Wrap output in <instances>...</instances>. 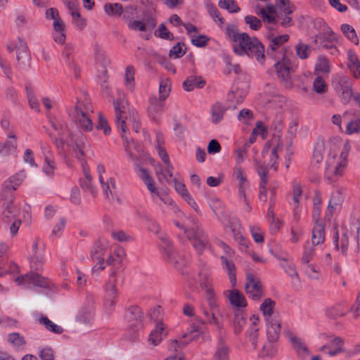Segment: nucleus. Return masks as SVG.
Returning a JSON list of instances; mask_svg holds the SVG:
<instances>
[{
  "mask_svg": "<svg viewBox=\"0 0 360 360\" xmlns=\"http://www.w3.org/2000/svg\"><path fill=\"white\" fill-rule=\"evenodd\" d=\"M328 86L321 76H317L313 82V90L319 94H325L327 91Z\"/></svg>",
  "mask_w": 360,
  "mask_h": 360,
  "instance_id": "62",
  "label": "nucleus"
},
{
  "mask_svg": "<svg viewBox=\"0 0 360 360\" xmlns=\"http://www.w3.org/2000/svg\"><path fill=\"white\" fill-rule=\"evenodd\" d=\"M126 257V253L123 248H117L112 253L109 255L105 263L107 265L117 266L120 265Z\"/></svg>",
  "mask_w": 360,
  "mask_h": 360,
  "instance_id": "41",
  "label": "nucleus"
},
{
  "mask_svg": "<svg viewBox=\"0 0 360 360\" xmlns=\"http://www.w3.org/2000/svg\"><path fill=\"white\" fill-rule=\"evenodd\" d=\"M25 176V173L20 172L7 179L4 182L0 193V198H15L13 192L22 184Z\"/></svg>",
  "mask_w": 360,
  "mask_h": 360,
  "instance_id": "11",
  "label": "nucleus"
},
{
  "mask_svg": "<svg viewBox=\"0 0 360 360\" xmlns=\"http://www.w3.org/2000/svg\"><path fill=\"white\" fill-rule=\"evenodd\" d=\"M205 84V81L203 80L200 77L195 75L189 76L183 83V87L185 91H191L194 89L195 87L201 89Z\"/></svg>",
  "mask_w": 360,
  "mask_h": 360,
  "instance_id": "43",
  "label": "nucleus"
},
{
  "mask_svg": "<svg viewBox=\"0 0 360 360\" xmlns=\"http://www.w3.org/2000/svg\"><path fill=\"white\" fill-rule=\"evenodd\" d=\"M116 284V271L115 270H112L110 274L109 279L105 284L104 294L105 305L110 308V310H112L115 305L116 298L118 295Z\"/></svg>",
  "mask_w": 360,
  "mask_h": 360,
  "instance_id": "12",
  "label": "nucleus"
},
{
  "mask_svg": "<svg viewBox=\"0 0 360 360\" xmlns=\"http://www.w3.org/2000/svg\"><path fill=\"white\" fill-rule=\"evenodd\" d=\"M8 341L16 348L21 347L26 343L25 338L18 333H10L8 336Z\"/></svg>",
  "mask_w": 360,
  "mask_h": 360,
  "instance_id": "61",
  "label": "nucleus"
},
{
  "mask_svg": "<svg viewBox=\"0 0 360 360\" xmlns=\"http://www.w3.org/2000/svg\"><path fill=\"white\" fill-rule=\"evenodd\" d=\"M345 193L342 188L334 191L331 195L328 207V214L332 215L333 210L340 206L344 201Z\"/></svg>",
  "mask_w": 360,
  "mask_h": 360,
  "instance_id": "38",
  "label": "nucleus"
},
{
  "mask_svg": "<svg viewBox=\"0 0 360 360\" xmlns=\"http://www.w3.org/2000/svg\"><path fill=\"white\" fill-rule=\"evenodd\" d=\"M30 268L32 271L39 270L42 266L41 252L38 248V242L34 241L32 245V255L30 258Z\"/></svg>",
  "mask_w": 360,
  "mask_h": 360,
  "instance_id": "35",
  "label": "nucleus"
},
{
  "mask_svg": "<svg viewBox=\"0 0 360 360\" xmlns=\"http://www.w3.org/2000/svg\"><path fill=\"white\" fill-rule=\"evenodd\" d=\"M122 14L123 20L128 25L129 27L132 30L135 29V8L133 6H127L123 8Z\"/></svg>",
  "mask_w": 360,
  "mask_h": 360,
  "instance_id": "50",
  "label": "nucleus"
},
{
  "mask_svg": "<svg viewBox=\"0 0 360 360\" xmlns=\"http://www.w3.org/2000/svg\"><path fill=\"white\" fill-rule=\"evenodd\" d=\"M290 56V53L284 50L276 52L274 56L277 61L275 64L277 75L287 87L292 86Z\"/></svg>",
  "mask_w": 360,
  "mask_h": 360,
  "instance_id": "7",
  "label": "nucleus"
},
{
  "mask_svg": "<svg viewBox=\"0 0 360 360\" xmlns=\"http://www.w3.org/2000/svg\"><path fill=\"white\" fill-rule=\"evenodd\" d=\"M223 294L232 307L240 309L247 306L245 296L237 289L226 290Z\"/></svg>",
  "mask_w": 360,
  "mask_h": 360,
  "instance_id": "24",
  "label": "nucleus"
},
{
  "mask_svg": "<svg viewBox=\"0 0 360 360\" xmlns=\"http://www.w3.org/2000/svg\"><path fill=\"white\" fill-rule=\"evenodd\" d=\"M111 237L120 243H125L131 241L133 240V235L125 232L123 230H114L111 232Z\"/></svg>",
  "mask_w": 360,
  "mask_h": 360,
  "instance_id": "59",
  "label": "nucleus"
},
{
  "mask_svg": "<svg viewBox=\"0 0 360 360\" xmlns=\"http://www.w3.org/2000/svg\"><path fill=\"white\" fill-rule=\"evenodd\" d=\"M0 205L2 209V219L6 223H11L10 233L14 236L21 224V220L18 218L20 209L14 203V198H0Z\"/></svg>",
  "mask_w": 360,
  "mask_h": 360,
  "instance_id": "5",
  "label": "nucleus"
},
{
  "mask_svg": "<svg viewBox=\"0 0 360 360\" xmlns=\"http://www.w3.org/2000/svg\"><path fill=\"white\" fill-rule=\"evenodd\" d=\"M41 150L44 156V164L42 166V172L48 176H53L54 171L56 168V164L54 160V156L50 150L49 147L45 145H41Z\"/></svg>",
  "mask_w": 360,
  "mask_h": 360,
  "instance_id": "17",
  "label": "nucleus"
},
{
  "mask_svg": "<svg viewBox=\"0 0 360 360\" xmlns=\"http://www.w3.org/2000/svg\"><path fill=\"white\" fill-rule=\"evenodd\" d=\"M341 30L349 40L355 45L359 44V39L353 27L348 24H343L341 26Z\"/></svg>",
  "mask_w": 360,
  "mask_h": 360,
  "instance_id": "56",
  "label": "nucleus"
},
{
  "mask_svg": "<svg viewBox=\"0 0 360 360\" xmlns=\"http://www.w3.org/2000/svg\"><path fill=\"white\" fill-rule=\"evenodd\" d=\"M255 167L260 177L259 189L261 191H265V188H266L268 183L266 168L263 165L259 164V162L257 161L255 162Z\"/></svg>",
  "mask_w": 360,
  "mask_h": 360,
  "instance_id": "53",
  "label": "nucleus"
},
{
  "mask_svg": "<svg viewBox=\"0 0 360 360\" xmlns=\"http://www.w3.org/2000/svg\"><path fill=\"white\" fill-rule=\"evenodd\" d=\"M268 340L274 342L278 340L281 332V319L280 316H273L265 321Z\"/></svg>",
  "mask_w": 360,
  "mask_h": 360,
  "instance_id": "22",
  "label": "nucleus"
},
{
  "mask_svg": "<svg viewBox=\"0 0 360 360\" xmlns=\"http://www.w3.org/2000/svg\"><path fill=\"white\" fill-rule=\"evenodd\" d=\"M320 351L326 352L330 356H337L346 352L345 340L339 336L332 337V340L328 344L323 345Z\"/></svg>",
  "mask_w": 360,
  "mask_h": 360,
  "instance_id": "14",
  "label": "nucleus"
},
{
  "mask_svg": "<svg viewBox=\"0 0 360 360\" xmlns=\"http://www.w3.org/2000/svg\"><path fill=\"white\" fill-rule=\"evenodd\" d=\"M332 86L336 92H339L352 87V84L348 76L336 74L332 77Z\"/></svg>",
  "mask_w": 360,
  "mask_h": 360,
  "instance_id": "31",
  "label": "nucleus"
},
{
  "mask_svg": "<svg viewBox=\"0 0 360 360\" xmlns=\"http://www.w3.org/2000/svg\"><path fill=\"white\" fill-rule=\"evenodd\" d=\"M335 40V36L333 34V31L330 28H326L322 32L318 33L314 37V43L315 44H319L323 47L328 49L329 47H332L328 44Z\"/></svg>",
  "mask_w": 360,
  "mask_h": 360,
  "instance_id": "34",
  "label": "nucleus"
},
{
  "mask_svg": "<svg viewBox=\"0 0 360 360\" xmlns=\"http://www.w3.org/2000/svg\"><path fill=\"white\" fill-rule=\"evenodd\" d=\"M149 229L150 231L156 233V234H160L159 236L160 239L162 241L163 245L162 248L164 249L165 253L168 257V260L171 263H176L177 261L175 260V253L173 251L172 248H170V242L168 238V237L165 235L164 233H162L160 232V228L158 224H157L155 222H151L149 226Z\"/></svg>",
  "mask_w": 360,
  "mask_h": 360,
  "instance_id": "16",
  "label": "nucleus"
},
{
  "mask_svg": "<svg viewBox=\"0 0 360 360\" xmlns=\"http://www.w3.org/2000/svg\"><path fill=\"white\" fill-rule=\"evenodd\" d=\"M229 347L224 345H221L217 347V349L214 354V360H228L229 359Z\"/></svg>",
  "mask_w": 360,
  "mask_h": 360,
  "instance_id": "64",
  "label": "nucleus"
},
{
  "mask_svg": "<svg viewBox=\"0 0 360 360\" xmlns=\"http://www.w3.org/2000/svg\"><path fill=\"white\" fill-rule=\"evenodd\" d=\"M185 233L192 241L193 247L198 252H200L205 248L207 240L202 229H200L198 231L193 233L190 231H185Z\"/></svg>",
  "mask_w": 360,
  "mask_h": 360,
  "instance_id": "27",
  "label": "nucleus"
},
{
  "mask_svg": "<svg viewBox=\"0 0 360 360\" xmlns=\"http://www.w3.org/2000/svg\"><path fill=\"white\" fill-rule=\"evenodd\" d=\"M127 103L120 99L113 101V106L115 110V121L118 129H120L122 134L121 139L123 141V148L126 153L127 158L134 162V151L135 150V143L132 137L129 138L126 134L127 133V120L129 110Z\"/></svg>",
  "mask_w": 360,
  "mask_h": 360,
  "instance_id": "3",
  "label": "nucleus"
},
{
  "mask_svg": "<svg viewBox=\"0 0 360 360\" xmlns=\"http://www.w3.org/2000/svg\"><path fill=\"white\" fill-rule=\"evenodd\" d=\"M110 247V242L107 240H99L91 251V257L93 260H101Z\"/></svg>",
  "mask_w": 360,
  "mask_h": 360,
  "instance_id": "30",
  "label": "nucleus"
},
{
  "mask_svg": "<svg viewBox=\"0 0 360 360\" xmlns=\"http://www.w3.org/2000/svg\"><path fill=\"white\" fill-rule=\"evenodd\" d=\"M93 108L86 98H78L75 105L73 117L75 122L81 130L90 131L93 129V122L91 117Z\"/></svg>",
  "mask_w": 360,
  "mask_h": 360,
  "instance_id": "4",
  "label": "nucleus"
},
{
  "mask_svg": "<svg viewBox=\"0 0 360 360\" xmlns=\"http://www.w3.org/2000/svg\"><path fill=\"white\" fill-rule=\"evenodd\" d=\"M94 62L97 67L101 70H108L110 65V59L106 55L103 46L98 42L94 44Z\"/></svg>",
  "mask_w": 360,
  "mask_h": 360,
  "instance_id": "25",
  "label": "nucleus"
},
{
  "mask_svg": "<svg viewBox=\"0 0 360 360\" xmlns=\"http://www.w3.org/2000/svg\"><path fill=\"white\" fill-rule=\"evenodd\" d=\"M269 48L271 50L270 54L271 56H274L273 54V51H274L277 48L282 46L285 42L288 41L289 39L288 34H282L279 36H274V34H271L269 36Z\"/></svg>",
  "mask_w": 360,
  "mask_h": 360,
  "instance_id": "47",
  "label": "nucleus"
},
{
  "mask_svg": "<svg viewBox=\"0 0 360 360\" xmlns=\"http://www.w3.org/2000/svg\"><path fill=\"white\" fill-rule=\"evenodd\" d=\"M225 30L227 37L233 42L236 54L255 58L260 63L264 62V47L257 38L251 37L245 32H239L236 26L232 24L228 25Z\"/></svg>",
  "mask_w": 360,
  "mask_h": 360,
  "instance_id": "1",
  "label": "nucleus"
},
{
  "mask_svg": "<svg viewBox=\"0 0 360 360\" xmlns=\"http://www.w3.org/2000/svg\"><path fill=\"white\" fill-rule=\"evenodd\" d=\"M245 288L246 293L254 300H258L263 295L260 281L252 274H247Z\"/></svg>",
  "mask_w": 360,
  "mask_h": 360,
  "instance_id": "13",
  "label": "nucleus"
},
{
  "mask_svg": "<svg viewBox=\"0 0 360 360\" xmlns=\"http://www.w3.org/2000/svg\"><path fill=\"white\" fill-rule=\"evenodd\" d=\"M39 321L41 324L45 326V328L57 334H60L63 333V328L60 326L52 322L47 317L42 316L39 319Z\"/></svg>",
  "mask_w": 360,
  "mask_h": 360,
  "instance_id": "60",
  "label": "nucleus"
},
{
  "mask_svg": "<svg viewBox=\"0 0 360 360\" xmlns=\"http://www.w3.org/2000/svg\"><path fill=\"white\" fill-rule=\"evenodd\" d=\"M164 105V100L153 98L150 99V105L148 107V113L151 118L155 120L162 111Z\"/></svg>",
  "mask_w": 360,
  "mask_h": 360,
  "instance_id": "45",
  "label": "nucleus"
},
{
  "mask_svg": "<svg viewBox=\"0 0 360 360\" xmlns=\"http://www.w3.org/2000/svg\"><path fill=\"white\" fill-rule=\"evenodd\" d=\"M188 283L191 286L195 283H199L202 289L211 285L212 282L207 267L205 266H201L197 274H194L188 278Z\"/></svg>",
  "mask_w": 360,
  "mask_h": 360,
  "instance_id": "18",
  "label": "nucleus"
},
{
  "mask_svg": "<svg viewBox=\"0 0 360 360\" xmlns=\"http://www.w3.org/2000/svg\"><path fill=\"white\" fill-rule=\"evenodd\" d=\"M249 90V79L248 77H239L233 85L231 94L229 95V100L236 104L241 103L246 97Z\"/></svg>",
  "mask_w": 360,
  "mask_h": 360,
  "instance_id": "10",
  "label": "nucleus"
},
{
  "mask_svg": "<svg viewBox=\"0 0 360 360\" xmlns=\"http://www.w3.org/2000/svg\"><path fill=\"white\" fill-rule=\"evenodd\" d=\"M226 111V107L220 103L212 105L210 109L211 122L214 124L220 123L224 119Z\"/></svg>",
  "mask_w": 360,
  "mask_h": 360,
  "instance_id": "42",
  "label": "nucleus"
},
{
  "mask_svg": "<svg viewBox=\"0 0 360 360\" xmlns=\"http://www.w3.org/2000/svg\"><path fill=\"white\" fill-rule=\"evenodd\" d=\"M220 259L223 269L227 272L230 283L232 286H234L236 283V266L233 261V258H229L226 256H221Z\"/></svg>",
  "mask_w": 360,
  "mask_h": 360,
  "instance_id": "32",
  "label": "nucleus"
},
{
  "mask_svg": "<svg viewBox=\"0 0 360 360\" xmlns=\"http://www.w3.org/2000/svg\"><path fill=\"white\" fill-rule=\"evenodd\" d=\"M203 290L205 291V297L210 307V309L211 311H216L218 309V304L216 300V295L212 287V285H210L209 287L203 288Z\"/></svg>",
  "mask_w": 360,
  "mask_h": 360,
  "instance_id": "54",
  "label": "nucleus"
},
{
  "mask_svg": "<svg viewBox=\"0 0 360 360\" xmlns=\"http://www.w3.org/2000/svg\"><path fill=\"white\" fill-rule=\"evenodd\" d=\"M325 241V231L323 225L319 222L316 221L314 229L312 230L311 243L312 245H319Z\"/></svg>",
  "mask_w": 360,
  "mask_h": 360,
  "instance_id": "39",
  "label": "nucleus"
},
{
  "mask_svg": "<svg viewBox=\"0 0 360 360\" xmlns=\"http://www.w3.org/2000/svg\"><path fill=\"white\" fill-rule=\"evenodd\" d=\"M330 151L326 160V175L334 179L341 176L345 170L351 149L350 141L335 136L330 139Z\"/></svg>",
  "mask_w": 360,
  "mask_h": 360,
  "instance_id": "2",
  "label": "nucleus"
},
{
  "mask_svg": "<svg viewBox=\"0 0 360 360\" xmlns=\"http://www.w3.org/2000/svg\"><path fill=\"white\" fill-rule=\"evenodd\" d=\"M67 7L70 10L72 18L75 20H78V25L84 27L86 25V22L84 19L81 18V15L77 10L78 0H63Z\"/></svg>",
  "mask_w": 360,
  "mask_h": 360,
  "instance_id": "44",
  "label": "nucleus"
},
{
  "mask_svg": "<svg viewBox=\"0 0 360 360\" xmlns=\"http://www.w3.org/2000/svg\"><path fill=\"white\" fill-rule=\"evenodd\" d=\"M344 117L353 116L347 124L345 132L347 135H352L354 134L360 133V115L357 114L356 112L349 110H346L343 113Z\"/></svg>",
  "mask_w": 360,
  "mask_h": 360,
  "instance_id": "28",
  "label": "nucleus"
},
{
  "mask_svg": "<svg viewBox=\"0 0 360 360\" xmlns=\"http://www.w3.org/2000/svg\"><path fill=\"white\" fill-rule=\"evenodd\" d=\"M98 78L101 81V88L105 94L111 96V91L108 84V70H101L99 72Z\"/></svg>",
  "mask_w": 360,
  "mask_h": 360,
  "instance_id": "58",
  "label": "nucleus"
},
{
  "mask_svg": "<svg viewBox=\"0 0 360 360\" xmlns=\"http://www.w3.org/2000/svg\"><path fill=\"white\" fill-rule=\"evenodd\" d=\"M330 72V63L324 56H319L315 64V72L328 74Z\"/></svg>",
  "mask_w": 360,
  "mask_h": 360,
  "instance_id": "51",
  "label": "nucleus"
},
{
  "mask_svg": "<svg viewBox=\"0 0 360 360\" xmlns=\"http://www.w3.org/2000/svg\"><path fill=\"white\" fill-rule=\"evenodd\" d=\"M233 177L238 181L239 197L243 199V201H245V190L248 188L249 184L247 177L240 167L237 165L234 167Z\"/></svg>",
  "mask_w": 360,
  "mask_h": 360,
  "instance_id": "26",
  "label": "nucleus"
},
{
  "mask_svg": "<svg viewBox=\"0 0 360 360\" xmlns=\"http://www.w3.org/2000/svg\"><path fill=\"white\" fill-rule=\"evenodd\" d=\"M168 331L166 325L163 322H158L155 324L153 330H151L148 342L149 345L154 347L158 346L162 340L167 335Z\"/></svg>",
  "mask_w": 360,
  "mask_h": 360,
  "instance_id": "23",
  "label": "nucleus"
},
{
  "mask_svg": "<svg viewBox=\"0 0 360 360\" xmlns=\"http://www.w3.org/2000/svg\"><path fill=\"white\" fill-rule=\"evenodd\" d=\"M134 75L135 70L132 65L126 68L124 73V86L133 91L134 89Z\"/></svg>",
  "mask_w": 360,
  "mask_h": 360,
  "instance_id": "48",
  "label": "nucleus"
},
{
  "mask_svg": "<svg viewBox=\"0 0 360 360\" xmlns=\"http://www.w3.org/2000/svg\"><path fill=\"white\" fill-rule=\"evenodd\" d=\"M315 257V250L312 246H306L301 257V264H308Z\"/></svg>",
  "mask_w": 360,
  "mask_h": 360,
  "instance_id": "63",
  "label": "nucleus"
},
{
  "mask_svg": "<svg viewBox=\"0 0 360 360\" xmlns=\"http://www.w3.org/2000/svg\"><path fill=\"white\" fill-rule=\"evenodd\" d=\"M82 166L83 167L84 178L80 179V186L84 190L89 192L93 197H96L98 194V191L96 187L93 184L92 176L89 173V169L85 162H82Z\"/></svg>",
  "mask_w": 360,
  "mask_h": 360,
  "instance_id": "29",
  "label": "nucleus"
},
{
  "mask_svg": "<svg viewBox=\"0 0 360 360\" xmlns=\"http://www.w3.org/2000/svg\"><path fill=\"white\" fill-rule=\"evenodd\" d=\"M139 177L143 181L144 184L147 187L148 191L151 193L153 192H157V186L155 182L151 175V173L143 167L139 169Z\"/></svg>",
  "mask_w": 360,
  "mask_h": 360,
  "instance_id": "36",
  "label": "nucleus"
},
{
  "mask_svg": "<svg viewBox=\"0 0 360 360\" xmlns=\"http://www.w3.org/2000/svg\"><path fill=\"white\" fill-rule=\"evenodd\" d=\"M67 146L72 150L78 160L84 155V149L87 146L86 136L81 131H71L65 141Z\"/></svg>",
  "mask_w": 360,
  "mask_h": 360,
  "instance_id": "8",
  "label": "nucleus"
},
{
  "mask_svg": "<svg viewBox=\"0 0 360 360\" xmlns=\"http://www.w3.org/2000/svg\"><path fill=\"white\" fill-rule=\"evenodd\" d=\"M346 309L342 304L330 306L325 309V315L331 319L343 316L346 314Z\"/></svg>",
  "mask_w": 360,
  "mask_h": 360,
  "instance_id": "46",
  "label": "nucleus"
},
{
  "mask_svg": "<svg viewBox=\"0 0 360 360\" xmlns=\"http://www.w3.org/2000/svg\"><path fill=\"white\" fill-rule=\"evenodd\" d=\"M359 231V217H352L344 221L340 236V248L343 253L346 252L347 250L349 240L356 242V248L358 249Z\"/></svg>",
  "mask_w": 360,
  "mask_h": 360,
  "instance_id": "6",
  "label": "nucleus"
},
{
  "mask_svg": "<svg viewBox=\"0 0 360 360\" xmlns=\"http://www.w3.org/2000/svg\"><path fill=\"white\" fill-rule=\"evenodd\" d=\"M245 318L244 314L240 311H236L233 321V330L236 334L241 332L245 325Z\"/></svg>",
  "mask_w": 360,
  "mask_h": 360,
  "instance_id": "52",
  "label": "nucleus"
},
{
  "mask_svg": "<svg viewBox=\"0 0 360 360\" xmlns=\"http://www.w3.org/2000/svg\"><path fill=\"white\" fill-rule=\"evenodd\" d=\"M288 338L292 347L300 359L304 360L309 356L310 351L304 341L301 338L292 333H290Z\"/></svg>",
  "mask_w": 360,
  "mask_h": 360,
  "instance_id": "19",
  "label": "nucleus"
},
{
  "mask_svg": "<svg viewBox=\"0 0 360 360\" xmlns=\"http://www.w3.org/2000/svg\"><path fill=\"white\" fill-rule=\"evenodd\" d=\"M162 309L160 306H155L151 308L147 313V319L148 322L154 321L155 324L158 322H163L162 318Z\"/></svg>",
  "mask_w": 360,
  "mask_h": 360,
  "instance_id": "57",
  "label": "nucleus"
},
{
  "mask_svg": "<svg viewBox=\"0 0 360 360\" xmlns=\"http://www.w3.org/2000/svg\"><path fill=\"white\" fill-rule=\"evenodd\" d=\"M10 51H16V60L19 63H24L28 60L27 43L21 38L8 45Z\"/></svg>",
  "mask_w": 360,
  "mask_h": 360,
  "instance_id": "20",
  "label": "nucleus"
},
{
  "mask_svg": "<svg viewBox=\"0 0 360 360\" xmlns=\"http://www.w3.org/2000/svg\"><path fill=\"white\" fill-rule=\"evenodd\" d=\"M255 13L260 15L264 22L268 23H274L276 22V8L273 5H269L266 8L257 6Z\"/></svg>",
  "mask_w": 360,
  "mask_h": 360,
  "instance_id": "37",
  "label": "nucleus"
},
{
  "mask_svg": "<svg viewBox=\"0 0 360 360\" xmlns=\"http://www.w3.org/2000/svg\"><path fill=\"white\" fill-rule=\"evenodd\" d=\"M279 265L284 272L290 278V285L295 290L302 288V281L299 276L297 266L293 261L287 257H278Z\"/></svg>",
  "mask_w": 360,
  "mask_h": 360,
  "instance_id": "9",
  "label": "nucleus"
},
{
  "mask_svg": "<svg viewBox=\"0 0 360 360\" xmlns=\"http://www.w3.org/2000/svg\"><path fill=\"white\" fill-rule=\"evenodd\" d=\"M105 14L108 16L121 15L123 12V7L118 3H107L103 6Z\"/></svg>",
  "mask_w": 360,
  "mask_h": 360,
  "instance_id": "55",
  "label": "nucleus"
},
{
  "mask_svg": "<svg viewBox=\"0 0 360 360\" xmlns=\"http://www.w3.org/2000/svg\"><path fill=\"white\" fill-rule=\"evenodd\" d=\"M15 281L18 285H32L41 288H46L48 286L47 281L44 278L32 271L30 274L18 276L15 278Z\"/></svg>",
  "mask_w": 360,
  "mask_h": 360,
  "instance_id": "15",
  "label": "nucleus"
},
{
  "mask_svg": "<svg viewBox=\"0 0 360 360\" xmlns=\"http://www.w3.org/2000/svg\"><path fill=\"white\" fill-rule=\"evenodd\" d=\"M275 302L270 298L264 300L260 306V310L264 317V320L273 319V316H280L278 313L274 310Z\"/></svg>",
  "mask_w": 360,
  "mask_h": 360,
  "instance_id": "40",
  "label": "nucleus"
},
{
  "mask_svg": "<svg viewBox=\"0 0 360 360\" xmlns=\"http://www.w3.org/2000/svg\"><path fill=\"white\" fill-rule=\"evenodd\" d=\"M99 183L103 195L108 200H118L116 194L115 181L112 177L101 178Z\"/></svg>",
  "mask_w": 360,
  "mask_h": 360,
  "instance_id": "21",
  "label": "nucleus"
},
{
  "mask_svg": "<svg viewBox=\"0 0 360 360\" xmlns=\"http://www.w3.org/2000/svg\"><path fill=\"white\" fill-rule=\"evenodd\" d=\"M4 144L0 143V156L5 157L13 153L16 148V141L15 136H9Z\"/></svg>",
  "mask_w": 360,
  "mask_h": 360,
  "instance_id": "49",
  "label": "nucleus"
},
{
  "mask_svg": "<svg viewBox=\"0 0 360 360\" xmlns=\"http://www.w3.org/2000/svg\"><path fill=\"white\" fill-rule=\"evenodd\" d=\"M156 24L153 18H148L141 21H136V29L143 33L141 36L145 39H148L151 35V31Z\"/></svg>",
  "mask_w": 360,
  "mask_h": 360,
  "instance_id": "33",
  "label": "nucleus"
}]
</instances>
